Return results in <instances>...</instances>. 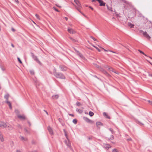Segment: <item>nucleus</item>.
Returning <instances> with one entry per match:
<instances>
[{
    "label": "nucleus",
    "instance_id": "f257e3e1",
    "mask_svg": "<svg viewBox=\"0 0 152 152\" xmlns=\"http://www.w3.org/2000/svg\"><path fill=\"white\" fill-rule=\"evenodd\" d=\"M96 65L97 66L96 67L99 69V70L106 76L108 77H111L110 75L105 70L99 66L97 65Z\"/></svg>",
    "mask_w": 152,
    "mask_h": 152
},
{
    "label": "nucleus",
    "instance_id": "f03ea898",
    "mask_svg": "<svg viewBox=\"0 0 152 152\" xmlns=\"http://www.w3.org/2000/svg\"><path fill=\"white\" fill-rule=\"evenodd\" d=\"M74 2L76 3V4L77 5L78 7L76 8V9L82 14L83 15L85 16L80 11V10L81 7V4L78 0H74Z\"/></svg>",
    "mask_w": 152,
    "mask_h": 152
},
{
    "label": "nucleus",
    "instance_id": "7ed1b4c3",
    "mask_svg": "<svg viewBox=\"0 0 152 152\" xmlns=\"http://www.w3.org/2000/svg\"><path fill=\"white\" fill-rule=\"evenodd\" d=\"M56 77L60 79H65V76L62 73L58 72L55 76Z\"/></svg>",
    "mask_w": 152,
    "mask_h": 152
},
{
    "label": "nucleus",
    "instance_id": "20e7f679",
    "mask_svg": "<svg viewBox=\"0 0 152 152\" xmlns=\"http://www.w3.org/2000/svg\"><path fill=\"white\" fill-rule=\"evenodd\" d=\"M31 56L32 58L34 60L37 62L40 65H42V63L39 60L37 56H35L34 54L32 52L31 53Z\"/></svg>",
    "mask_w": 152,
    "mask_h": 152
},
{
    "label": "nucleus",
    "instance_id": "39448f33",
    "mask_svg": "<svg viewBox=\"0 0 152 152\" xmlns=\"http://www.w3.org/2000/svg\"><path fill=\"white\" fill-rule=\"evenodd\" d=\"M59 67L61 70L64 72L66 71L67 69V67L63 65H59Z\"/></svg>",
    "mask_w": 152,
    "mask_h": 152
},
{
    "label": "nucleus",
    "instance_id": "423d86ee",
    "mask_svg": "<svg viewBox=\"0 0 152 152\" xmlns=\"http://www.w3.org/2000/svg\"><path fill=\"white\" fill-rule=\"evenodd\" d=\"M140 31L141 33H143V36L147 39H150L151 38V37L149 35L146 31L144 32L142 30H140Z\"/></svg>",
    "mask_w": 152,
    "mask_h": 152
},
{
    "label": "nucleus",
    "instance_id": "0eeeda50",
    "mask_svg": "<svg viewBox=\"0 0 152 152\" xmlns=\"http://www.w3.org/2000/svg\"><path fill=\"white\" fill-rule=\"evenodd\" d=\"M64 142L68 148L71 149V143L69 139V140H64Z\"/></svg>",
    "mask_w": 152,
    "mask_h": 152
},
{
    "label": "nucleus",
    "instance_id": "6e6552de",
    "mask_svg": "<svg viewBox=\"0 0 152 152\" xmlns=\"http://www.w3.org/2000/svg\"><path fill=\"white\" fill-rule=\"evenodd\" d=\"M7 126L6 123L2 121L0 122V127L6 128Z\"/></svg>",
    "mask_w": 152,
    "mask_h": 152
},
{
    "label": "nucleus",
    "instance_id": "1a4fd4ad",
    "mask_svg": "<svg viewBox=\"0 0 152 152\" xmlns=\"http://www.w3.org/2000/svg\"><path fill=\"white\" fill-rule=\"evenodd\" d=\"M83 118L85 121L87 122L88 123H93L94 122L93 121L89 119L87 117H83Z\"/></svg>",
    "mask_w": 152,
    "mask_h": 152
},
{
    "label": "nucleus",
    "instance_id": "9d476101",
    "mask_svg": "<svg viewBox=\"0 0 152 152\" xmlns=\"http://www.w3.org/2000/svg\"><path fill=\"white\" fill-rule=\"evenodd\" d=\"M97 1L99 4L100 6H104L106 3L104 2L102 0H96Z\"/></svg>",
    "mask_w": 152,
    "mask_h": 152
},
{
    "label": "nucleus",
    "instance_id": "9b49d317",
    "mask_svg": "<svg viewBox=\"0 0 152 152\" xmlns=\"http://www.w3.org/2000/svg\"><path fill=\"white\" fill-rule=\"evenodd\" d=\"M96 125L97 127L99 129L100 127V126H103V124L102 122L100 121H98L96 122Z\"/></svg>",
    "mask_w": 152,
    "mask_h": 152
},
{
    "label": "nucleus",
    "instance_id": "f8f14e48",
    "mask_svg": "<svg viewBox=\"0 0 152 152\" xmlns=\"http://www.w3.org/2000/svg\"><path fill=\"white\" fill-rule=\"evenodd\" d=\"M48 130L50 134H53V132L52 129L50 127V126H48Z\"/></svg>",
    "mask_w": 152,
    "mask_h": 152
},
{
    "label": "nucleus",
    "instance_id": "ddd939ff",
    "mask_svg": "<svg viewBox=\"0 0 152 152\" xmlns=\"http://www.w3.org/2000/svg\"><path fill=\"white\" fill-rule=\"evenodd\" d=\"M68 31L71 34H74L75 33V31L70 28L68 29Z\"/></svg>",
    "mask_w": 152,
    "mask_h": 152
},
{
    "label": "nucleus",
    "instance_id": "4468645a",
    "mask_svg": "<svg viewBox=\"0 0 152 152\" xmlns=\"http://www.w3.org/2000/svg\"><path fill=\"white\" fill-rule=\"evenodd\" d=\"M18 117L20 119L22 120H25L26 119L25 116L23 115H19L18 116Z\"/></svg>",
    "mask_w": 152,
    "mask_h": 152
},
{
    "label": "nucleus",
    "instance_id": "2eb2a0df",
    "mask_svg": "<svg viewBox=\"0 0 152 152\" xmlns=\"http://www.w3.org/2000/svg\"><path fill=\"white\" fill-rule=\"evenodd\" d=\"M75 51L77 53V55L79 56L81 58H83V55L80 53L79 51H78L77 50L75 49Z\"/></svg>",
    "mask_w": 152,
    "mask_h": 152
},
{
    "label": "nucleus",
    "instance_id": "dca6fc26",
    "mask_svg": "<svg viewBox=\"0 0 152 152\" xmlns=\"http://www.w3.org/2000/svg\"><path fill=\"white\" fill-rule=\"evenodd\" d=\"M103 116H105V118L108 119H110V117L105 112H104L103 113Z\"/></svg>",
    "mask_w": 152,
    "mask_h": 152
},
{
    "label": "nucleus",
    "instance_id": "f3484780",
    "mask_svg": "<svg viewBox=\"0 0 152 152\" xmlns=\"http://www.w3.org/2000/svg\"><path fill=\"white\" fill-rule=\"evenodd\" d=\"M0 139L1 141L3 142L4 141V138H3V136L2 134L1 133V132H0Z\"/></svg>",
    "mask_w": 152,
    "mask_h": 152
},
{
    "label": "nucleus",
    "instance_id": "a211bd4d",
    "mask_svg": "<svg viewBox=\"0 0 152 152\" xmlns=\"http://www.w3.org/2000/svg\"><path fill=\"white\" fill-rule=\"evenodd\" d=\"M59 97L58 95H53L52 96V97L53 99H57Z\"/></svg>",
    "mask_w": 152,
    "mask_h": 152
},
{
    "label": "nucleus",
    "instance_id": "6ab92c4d",
    "mask_svg": "<svg viewBox=\"0 0 152 152\" xmlns=\"http://www.w3.org/2000/svg\"><path fill=\"white\" fill-rule=\"evenodd\" d=\"M63 131L64 132V135L65 136V137H66V138L67 140H69V138L68 137V135H67V133H66V131L65 129H63Z\"/></svg>",
    "mask_w": 152,
    "mask_h": 152
},
{
    "label": "nucleus",
    "instance_id": "aec40b11",
    "mask_svg": "<svg viewBox=\"0 0 152 152\" xmlns=\"http://www.w3.org/2000/svg\"><path fill=\"white\" fill-rule=\"evenodd\" d=\"M106 6H107V9L109 10L111 12H113L114 11L113 10H112V7H109L107 5Z\"/></svg>",
    "mask_w": 152,
    "mask_h": 152
},
{
    "label": "nucleus",
    "instance_id": "412c9836",
    "mask_svg": "<svg viewBox=\"0 0 152 152\" xmlns=\"http://www.w3.org/2000/svg\"><path fill=\"white\" fill-rule=\"evenodd\" d=\"M108 70L110 71H112V72H114L116 73V72L114 71V69L113 68L111 67H109L108 68Z\"/></svg>",
    "mask_w": 152,
    "mask_h": 152
},
{
    "label": "nucleus",
    "instance_id": "4be33fe9",
    "mask_svg": "<svg viewBox=\"0 0 152 152\" xmlns=\"http://www.w3.org/2000/svg\"><path fill=\"white\" fill-rule=\"evenodd\" d=\"M76 110L77 112L80 113H81L83 112V111L82 110L79 109L78 108L76 109Z\"/></svg>",
    "mask_w": 152,
    "mask_h": 152
},
{
    "label": "nucleus",
    "instance_id": "5701e85b",
    "mask_svg": "<svg viewBox=\"0 0 152 152\" xmlns=\"http://www.w3.org/2000/svg\"><path fill=\"white\" fill-rule=\"evenodd\" d=\"M20 139L22 140L26 141L27 140V138H25L23 136H20Z\"/></svg>",
    "mask_w": 152,
    "mask_h": 152
},
{
    "label": "nucleus",
    "instance_id": "b1692460",
    "mask_svg": "<svg viewBox=\"0 0 152 152\" xmlns=\"http://www.w3.org/2000/svg\"><path fill=\"white\" fill-rule=\"evenodd\" d=\"M135 121L137 124L140 125H143V124L142 123H141L137 120H135Z\"/></svg>",
    "mask_w": 152,
    "mask_h": 152
},
{
    "label": "nucleus",
    "instance_id": "393cba45",
    "mask_svg": "<svg viewBox=\"0 0 152 152\" xmlns=\"http://www.w3.org/2000/svg\"><path fill=\"white\" fill-rule=\"evenodd\" d=\"M58 72H56V69L54 68L53 71V74L55 76Z\"/></svg>",
    "mask_w": 152,
    "mask_h": 152
},
{
    "label": "nucleus",
    "instance_id": "a878e982",
    "mask_svg": "<svg viewBox=\"0 0 152 152\" xmlns=\"http://www.w3.org/2000/svg\"><path fill=\"white\" fill-rule=\"evenodd\" d=\"M128 25L129 26H130V28H131L133 27L134 26V25L133 24H132L130 23H128Z\"/></svg>",
    "mask_w": 152,
    "mask_h": 152
},
{
    "label": "nucleus",
    "instance_id": "bb28decb",
    "mask_svg": "<svg viewBox=\"0 0 152 152\" xmlns=\"http://www.w3.org/2000/svg\"><path fill=\"white\" fill-rule=\"evenodd\" d=\"M89 115L91 117L94 115V113L91 111H89Z\"/></svg>",
    "mask_w": 152,
    "mask_h": 152
},
{
    "label": "nucleus",
    "instance_id": "cd10ccee",
    "mask_svg": "<svg viewBox=\"0 0 152 152\" xmlns=\"http://www.w3.org/2000/svg\"><path fill=\"white\" fill-rule=\"evenodd\" d=\"M9 95L8 94L5 95L4 96V98L6 99L7 100H8L9 98Z\"/></svg>",
    "mask_w": 152,
    "mask_h": 152
},
{
    "label": "nucleus",
    "instance_id": "c85d7f7f",
    "mask_svg": "<svg viewBox=\"0 0 152 152\" xmlns=\"http://www.w3.org/2000/svg\"><path fill=\"white\" fill-rule=\"evenodd\" d=\"M114 139V137L112 135H111L110 136V138L109 139V140H112Z\"/></svg>",
    "mask_w": 152,
    "mask_h": 152
},
{
    "label": "nucleus",
    "instance_id": "c756f323",
    "mask_svg": "<svg viewBox=\"0 0 152 152\" xmlns=\"http://www.w3.org/2000/svg\"><path fill=\"white\" fill-rule=\"evenodd\" d=\"M105 147V148L107 149H108L109 148L111 147V146L110 145L107 144H106Z\"/></svg>",
    "mask_w": 152,
    "mask_h": 152
},
{
    "label": "nucleus",
    "instance_id": "7c9ffc66",
    "mask_svg": "<svg viewBox=\"0 0 152 152\" xmlns=\"http://www.w3.org/2000/svg\"><path fill=\"white\" fill-rule=\"evenodd\" d=\"M30 72L31 73V74L32 75H33L34 74V72L33 70H31L30 71Z\"/></svg>",
    "mask_w": 152,
    "mask_h": 152
},
{
    "label": "nucleus",
    "instance_id": "2f4dec72",
    "mask_svg": "<svg viewBox=\"0 0 152 152\" xmlns=\"http://www.w3.org/2000/svg\"><path fill=\"white\" fill-rule=\"evenodd\" d=\"M77 120L76 119H74L72 121V122L75 124H76L77 123Z\"/></svg>",
    "mask_w": 152,
    "mask_h": 152
},
{
    "label": "nucleus",
    "instance_id": "473e14b6",
    "mask_svg": "<svg viewBox=\"0 0 152 152\" xmlns=\"http://www.w3.org/2000/svg\"><path fill=\"white\" fill-rule=\"evenodd\" d=\"M138 51L140 52V53H142V54L144 55H145L146 56H147L143 52H142V51L140 50L139 49V50H138Z\"/></svg>",
    "mask_w": 152,
    "mask_h": 152
},
{
    "label": "nucleus",
    "instance_id": "72a5a7b5",
    "mask_svg": "<svg viewBox=\"0 0 152 152\" xmlns=\"http://www.w3.org/2000/svg\"><path fill=\"white\" fill-rule=\"evenodd\" d=\"M70 39H71V40H72V41L74 42H77V40L76 39H74L70 37Z\"/></svg>",
    "mask_w": 152,
    "mask_h": 152
},
{
    "label": "nucleus",
    "instance_id": "f704fd0d",
    "mask_svg": "<svg viewBox=\"0 0 152 152\" xmlns=\"http://www.w3.org/2000/svg\"><path fill=\"white\" fill-rule=\"evenodd\" d=\"M93 46L97 50H98V51L99 52H100L101 51V50H100V49H99L98 48H97V47L95 46L94 45H93Z\"/></svg>",
    "mask_w": 152,
    "mask_h": 152
},
{
    "label": "nucleus",
    "instance_id": "c9c22d12",
    "mask_svg": "<svg viewBox=\"0 0 152 152\" xmlns=\"http://www.w3.org/2000/svg\"><path fill=\"white\" fill-rule=\"evenodd\" d=\"M76 104L78 106H80L82 105L81 104L80 102H77L76 103Z\"/></svg>",
    "mask_w": 152,
    "mask_h": 152
},
{
    "label": "nucleus",
    "instance_id": "e433bc0d",
    "mask_svg": "<svg viewBox=\"0 0 152 152\" xmlns=\"http://www.w3.org/2000/svg\"><path fill=\"white\" fill-rule=\"evenodd\" d=\"M138 16L139 17H143V18H144V16H143L140 13H139V15H138Z\"/></svg>",
    "mask_w": 152,
    "mask_h": 152
},
{
    "label": "nucleus",
    "instance_id": "4c0bfd02",
    "mask_svg": "<svg viewBox=\"0 0 152 152\" xmlns=\"http://www.w3.org/2000/svg\"><path fill=\"white\" fill-rule=\"evenodd\" d=\"M24 130L25 131V132H26V133H29V131L27 129V128H24Z\"/></svg>",
    "mask_w": 152,
    "mask_h": 152
},
{
    "label": "nucleus",
    "instance_id": "58836bf2",
    "mask_svg": "<svg viewBox=\"0 0 152 152\" xmlns=\"http://www.w3.org/2000/svg\"><path fill=\"white\" fill-rule=\"evenodd\" d=\"M90 38H91L93 40L95 41H97L96 39L95 38H94L92 36H91L90 37Z\"/></svg>",
    "mask_w": 152,
    "mask_h": 152
},
{
    "label": "nucleus",
    "instance_id": "ea45409f",
    "mask_svg": "<svg viewBox=\"0 0 152 152\" xmlns=\"http://www.w3.org/2000/svg\"><path fill=\"white\" fill-rule=\"evenodd\" d=\"M8 127L9 128V130H12L13 129V127H12L11 126H8Z\"/></svg>",
    "mask_w": 152,
    "mask_h": 152
},
{
    "label": "nucleus",
    "instance_id": "a19ab883",
    "mask_svg": "<svg viewBox=\"0 0 152 152\" xmlns=\"http://www.w3.org/2000/svg\"><path fill=\"white\" fill-rule=\"evenodd\" d=\"M112 152H118L117 150L115 148L113 149Z\"/></svg>",
    "mask_w": 152,
    "mask_h": 152
},
{
    "label": "nucleus",
    "instance_id": "79ce46f5",
    "mask_svg": "<svg viewBox=\"0 0 152 152\" xmlns=\"http://www.w3.org/2000/svg\"><path fill=\"white\" fill-rule=\"evenodd\" d=\"M18 58V61L20 63V64H22V61H21V60H20V58L18 57L17 58Z\"/></svg>",
    "mask_w": 152,
    "mask_h": 152
},
{
    "label": "nucleus",
    "instance_id": "37998d69",
    "mask_svg": "<svg viewBox=\"0 0 152 152\" xmlns=\"http://www.w3.org/2000/svg\"><path fill=\"white\" fill-rule=\"evenodd\" d=\"M53 9L56 11H57V12H59V11L56 8V7H53Z\"/></svg>",
    "mask_w": 152,
    "mask_h": 152
},
{
    "label": "nucleus",
    "instance_id": "c03bdc74",
    "mask_svg": "<svg viewBox=\"0 0 152 152\" xmlns=\"http://www.w3.org/2000/svg\"><path fill=\"white\" fill-rule=\"evenodd\" d=\"M8 104L10 108V109H12V105H11V102L10 103V104Z\"/></svg>",
    "mask_w": 152,
    "mask_h": 152
},
{
    "label": "nucleus",
    "instance_id": "a18cd8bd",
    "mask_svg": "<svg viewBox=\"0 0 152 152\" xmlns=\"http://www.w3.org/2000/svg\"><path fill=\"white\" fill-rule=\"evenodd\" d=\"M103 67L105 68H108L109 66L107 65H104Z\"/></svg>",
    "mask_w": 152,
    "mask_h": 152
},
{
    "label": "nucleus",
    "instance_id": "49530a36",
    "mask_svg": "<svg viewBox=\"0 0 152 152\" xmlns=\"http://www.w3.org/2000/svg\"><path fill=\"white\" fill-rule=\"evenodd\" d=\"M31 143H32V144H35L36 143V142L34 140H32V141Z\"/></svg>",
    "mask_w": 152,
    "mask_h": 152
},
{
    "label": "nucleus",
    "instance_id": "de8ad7c7",
    "mask_svg": "<svg viewBox=\"0 0 152 152\" xmlns=\"http://www.w3.org/2000/svg\"><path fill=\"white\" fill-rule=\"evenodd\" d=\"M35 16L36 17V18L39 19H39V16L37 14H35Z\"/></svg>",
    "mask_w": 152,
    "mask_h": 152
},
{
    "label": "nucleus",
    "instance_id": "09e8293b",
    "mask_svg": "<svg viewBox=\"0 0 152 152\" xmlns=\"http://www.w3.org/2000/svg\"><path fill=\"white\" fill-rule=\"evenodd\" d=\"M148 102L149 103V104L152 105V101L150 100H148Z\"/></svg>",
    "mask_w": 152,
    "mask_h": 152
},
{
    "label": "nucleus",
    "instance_id": "8fccbe9b",
    "mask_svg": "<svg viewBox=\"0 0 152 152\" xmlns=\"http://www.w3.org/2000/svg\"><path fill=\"white\" fill-rule=\"evenodd\" d=\"M123 46H124V47L125 48H127V49H129V46H128L127 45H123Z\"/></svg>",
    "mask_w": 152,
    "mask_h": 152
},
{
    "label": "nucleus",
    "instance_id": "3c124183",
    "mask_svg": "<svg viewBox=\"0 0 152 152\" xmlns=\"http://www.w3.org/2000/svg\"><path fill=\"white\" fill-rule=\"evenodd\" d=\"M109 130H110V131H111V132L113 134V129H112L111 128H110Z\"/></svg>",
    "mask_w": 152,
    "mask_h": 152
},
{
    "label": "nucleus",
    "instance_id": "603ef678",
    "mask_svg": "<svg viewBox=\"0 0 152 152\" xmlns=\"http://www.w3.org/2000/svg\"><path fill=\"white\" fill-rule=\"evenodd\" d=\"M1 68L2 70L4 71L5 70V68L4 67H3L2 66H1Z\"/></svg>",
    "mask_w": 152,
    "mask_h": 152
},
{
    "label": "nucleus",
    "instance_id": "864d4df0",
    "mask_svg": "<svg viewBox=\"0 0 152 152\" xmlns=\"http://www.w3.org/2000/svg\"><path fill=\"white\" fill-rule=\"evenodd\" d=\"M18 128H20V129H22V127H21V125H19V124L18 125Z\"/></svg>",
    "mask_w": 152,
    "mask_h": 152
},
{
    "label": "nucleus",
    "instance_id": "5fc2aeb1",
    "mask_svg": "<svg viewBox=\"0 0 152 152\" xmlns=\"http://www.w3.org/2000/svg\"><path fill=\"white\" fill-rule=\"evenodd\" d=\"M127 140L128 141H132V139L131 138H129L127 139Z\"/></svg>",
    "mask_w": 152,
    "mask_h": 152
},
{
    "label": "nucleus",
    "instance_id": "6e6d98bb",
    "mask_svg": "<svg viewBox=\"0 0 152 152\" xmlns=\"http://www.w3.org/2000/svg\"><path fill=\"white\" fill-rule=\"evenodd\" d=\"M43 111H45V113H46V114H47L48 115V112H47V111H46V110H43Z\"/></svg>",
    "mask_w": 152,
    "mask_h": 152
},
{
    "label": "nucleus",
    "instance_id": "4d7b16f0",
    "mask_svg": "<svg viewBox=\"0 0 152 152\" xmlns=\"http://www.w3.org/2000/svg\"><path fill=\"white\" fill-rule=\"evenodd\" d=\"M11 30L13 32H15V30L13 28H12Z\"/></svg>",
    "mask_w": 152,
    "mask_h": 152
},
{
    "label": "nucleus",
    "instance_id": "13d9d810",
    "mask_svg": "<svg viewBox=\"0 0 152 152\" xmlns=\"http://www.w3.org/2000/svg\"><path fill=\"white\" fill-rule=\"evenodd\" d=\"M6 102L7 104H10V102L8 101V100H7Z\"/></svg>",
    "mask_w": 152,
    "mask_h": 152
},
{
    "label": "nucleus",
    "instance_id": "bf43d9fd",
    "mask_svg": "<svg viewBox=\"0 0 152 152\" xmlns=\"http://www.w3.org/2000/svg\"><path fill=\"white\" fill-rule=\"evenodd\" d=\"M69 115L70 116H72V117H74V115L73 114H69Z\"/></svg>",
    "mask_w": 152,
    "mask_h": 152
},
{
    "label": "nucleus",
    "instance_id": "052dcab7",
    "mask_svg": "<svg viewBox=\"0 0 152 152\" xmlns=\"http://www.w3.org/2000/svg\"><path fill=\"white\" fill-rule=\"evenodd\" d=\"M148 73V76H151V77H152V74H150L149 73Z\"/></svg>",
    "mask_w": 152,
    "mask_h": 152
},
{
    "label": "nucleus",
    "instance_id": "680f3d73",
    "mask_svg": "<svg viewBox=\"0 0 152 152\" xmlns=\"http://www.w3.org/2000/svg\"><path fill=\"white\" fill-rule=\"evenodd\" d=\"M28 124H29V126H31V123H30V122L29 121H28Z\"/></svg>",
    "mask_w": 152,
    "mask_h": 152
},
{
    "label": "nucleus",
    "instance_id": "e2e57ef3",
    "mask_svg": "<svg viewBox=\"0 0 152 152\" xmlns=\"http://www.w3.org/2000/svg\"><path fill=\"white\" fill-rule=\"evenodd\" d=\"M94 77H96V78H97V79H99L96 76V75H94Z\"/></svg>",
    "mask_w": 152,
    "mask_h": 152
},
{
    "label": "nucleus",
    "instance_id": "0e129e2a",
    "mask_svg": "<svg viewBox=\"0 0 152 152\" xmlns=\"http://www.w3.org/2000/svg\"><path fill=\"white\" fill-rule=\"evenodd\" d=\"M11 45L13 47V48H14L15 46H14V45H13V44L12 43H11Z\"/></svg>",
    "mask_w": 152,
    "mask_h": 152
},
{
    "label": "nucleus",
    "instance_id": "69168bd1",
    "mask_svg": "<svg viewBox=\"0 0 152 152\" xmlns=\"http://www.w3.org/2000/svg\"><path fill=\"white\" fill-rule=\"evenodd\" d=\"M56 6L57 7H60V8L61 7V6H59V5H58V4H56Z\"/></svg>",
    "mask_w": 152,
    "mask_h": 152
},
{
    "label": "nucleus",
    "instance_id": "338daca9",
    "mask_svg": "<svg viewBox=\"0 0 152 152\" xmlns=\"http://www.w3.org/2000/svg\"><path fill=\"white\" fill-rule=\"evenodd\" d=\"M58 120L60 122H61V121L62 120V119L61 118H59L58 119Z\"/></svg>",
    "mask_w": 152,
    "mask_h": 152
},
{
    "label": "nucleus",
    "instance_id": "774afa93",
    "mask_svg": "<svg viewBox=\"0 0 152 152\" xmlns=\"http://www.w3.org/2000/svg\"><path fill=\"white\" fill-rule=\"evenodd\" d=\"M28 152H37V151H28Z\"/></svg>",
    "mask_w": 152,
    "mask_h": 152
}]
</instances>
